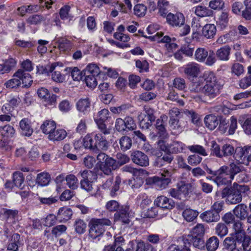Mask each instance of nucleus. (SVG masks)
Here are the masks:
<instances>
[{
    "instance_id": "nucleus-19",
    "label": "nucleus",
    "mask_w": 251,
    "mask_h": 251,
    "mask_svg": "<svg viewBox=\"0 0 251 251\" xmlns=\"http://www.w3.org/2000/svg\"><path fill=\"white\" fill-rule=\"evenodd\" d=\"M23 245V240L19 234L13 233L8 243L7 250L11 251H18L19 248Z\"/></svg>"
},
{
    "instance_id": "nucleus-40",
    "label": "nucleus",
    "mask_w": 251,
    "mask_h": 251,
    "mask_svg": "<svg viewBox=\"0 0 251 251\" xmlns=\"http://www.w3.org/2000/svg\"><path fill=\"white\" fill-rule=\"evenodd\" d=\"M183 113L190 119L193 124L196 125L200 124V116L198 113L193 110L184 109L183 110Z\"/></svg>"
},
{
    "instance_id": "nucleus-3",
    "label": "nucleus",
    "mask_w": 251,
    "mask_h": 251,
    "mask_svg": "<svg viewBox=\"0 0 251 251\" xmlns=\"http://www.w3.org/2000/svg\"><path fill=\"white\" fill-rule=\"evenodd\" d=\"M183 248L173 244L167 249V251H191L189 248L191 245L200 250H204L205 242L203 237L193 236V235H185L183 237Z\"/></svg>"
},
{
    "instance_id": "nucleus-29",
    "label": "nucleus",
    "mask_w": 251,
    "mask_h": 251,
    "mask_svg": "<svg viewBox=\"0 0 251 251\" xmlns=\"http://www.w3.org/2000/svg\"><path fill=\"white\" fill-rule=\"evenodd\" d=\"M227 172L229 176V179L231 182L234 179V176L238 173H240L243 170L244 167L239 164L234 163H231L229 166H227Z\"/></svg>"
},
{
    "instance_id": "nucleus-7",
    "label": "nucleus",
    "mask_w": 251,
    "mask_h": 251,
    "mask_svg": "<svg viewBox=\"0 0 251 251\" xmlns=\"http://www.w3.org/2000/svg\"><path fill=\"white\" fill-rule=\"evenodd\" d=\"M82 179L80 181V188L87 192H91L93 190V183L97 179L96 173L90 170H84L79 172Z\"/></svg>"
},
{
    "instance_id": "nucleus-43",
    "label": "nucleus",
    "mask_w": 251,
    "mask_h": 251,
    "mask_svg": "<svg viewBox=\"0 0 251 251\" xmlns=\"http://www.w3.org/2000/svg\"><path fill=\"white\" fill-rule=\"evenodd\" d=\"M83 147L87 150H89L91 152L94 153V139L90 134H87L83 139Z\"/></svg>"
},
{
    "instance_id": "nucleus-23",
    "label": "nucleus",
    "mask_w": 251,
    "mask_h": 251,
    "mask_svg": "<svg viewBox=\"0 0 251 251\" xmlns=\"http://www.w3.org/2000/svg\"><path fill=\"white\" fill-rule=\"evenodd\" d=\"M231 50V49L228 45L220 48L215 53L216 58L222 61H227L229 59Z\"/></svg>"
},
{
    "instance_id": "nucleus-46",
    "label": "nucleus",
    "mask_w": 251,
    "mask_h": 251,
    "mask_svg": "<svg viewBox=\"0 0 251 251\" xmlns=\"http://www.w3.org/2000/svg\"><path fill=\"white\" fill-rule=\"evenodd\" d=\"M69 72L71 73V76L74 81H80L84 76V70L81 71L77 67H70L68 68Z\"/></svg>"
},
{
    "instance_id": "nucleus-32",
    "label": "nucleus",
    "mask_w": 251,
    "mask_h": 251,
    "mask_svg": "<svg viewBox=\"0 0 251 251\" xmlns=\"http://www.w3.org/2000/svg\"><path fill=\"white\" fill-rule=\"evenodd\" d=\"M67 136L66 131L63 129H55L49 134L48 138L50 140L61 141Z\"/></svg>"
},
{
    "instance_id": "nucleus-2",
    "label": "nucleus",
    "mask_w": 251,
    "mask_h": 251,
    "mask_svg": "<svg viewBox=\"0 0 251 251\" xmlns=\"http://www.w3.org/2000/svg\"><path fill=\"white\" fill-rule=\"evenodd\" d=\"M205 84L203 88V94L209 100L216 98L220 95L223 88V85L218 80L213 72H206L203 75Z\"/></svg>"
},
{
    "instance_id": "nucleus-27",
    "label": "nucleus",
    "mask_w": 251,
    "mask_h": 251,
    "mask_svg": "<svg viewBox=\"0 0 251 251\" xmlns=\"http://www.w3.org/2000/svg\"><path fill=\"white\" fill-rule=\"evenodd\" d=\"M204 122L206 127L210 130H214L219 123L218 117L213 114L206 115Z\"/></svg>"
},
{
    "instance_id": "nucleus-1",
    "label": "nucleus",
    "mask_w": 251,
    "mask_h": 251,
    "mask_svg": "<svg viewBox=\"0 0 251 251\" xmlns=\"http://www.w3.org/2000/svg\"><path fill=\"white\" fill-rule=\"evenodd\" d=\"M249 191V186L239 185L237 182H234L230 187L227 186L222 190L221 196L223 199L226 198L227 203L235 204L239 203L243 197H245Z\"/></svg>"
},
{
    "instance_id": "nucleus-6",
    "label": "nucleus",
    "mask_w": 251,
    "mask_h": 251,
    "mask_svg": "<svg viewBox=\"0 0 251 251\" xmlns=\"http://www.w3.org/2000/svg\"><path fill=\"white\" fill-rule=\"evenodd\" d=\"M173 172L168 170H163L160 176H154L146 179L147 184L154 185L157 189L166 188L171 183Z\"/></svg>"
},
{
    "instance_id": "nucleus-37",
    "label": "nucleus",
    "mask_w": 251,
    "mask_h": 251,
    "mask_svg": "<svg viewBox=\"0 0 251 251\" xmlns=\"http://www.w3.org/2000/svg\"><path fill=\"white\" fill-rule=\"evenodd\" d=\"M119 143L120 149L123 151H126L131 148L132 141L128 136H123L119 139Z\"/></svg>"
},
{
    "instance_id": "nucleus-22",
    "label": "nucleus",
    "mask_w": 251,
    "mask_h": 251,
    "mask_svg": "<svg viewBox=\"0 0 251 251\" xmlns=\"http://www.w3.org/2000/svg\"><path fill=\"white\" fill-rule=\"evenodd\" d=\"M200 218L202 221L207 223H216L220 219V216L211 209L205 211L200 215Z\"/></svg>"
},
{
    "instance_id": "nucleus-24",
    "label": "nucleus",
    "mask_w": 251,
    "mask_h": 251,
    "mask_svg": "<svg viewBox=\"0 0 251 251\" xmlns=\"http://www.w3.org/2000/svg\"><path fill=\"white\" fill-rule=\"evenodd\" d=\"M59 50L64 53L69 52L72 48V43L71 41L64 37H58L56 39Z\"/></svg>"
},
{
    "instance_id": "nucleus-61",
    "label": "nucleus",
    "mask_w": 251,
    "mask_h": 251,
    "mask_svg": "<svg viewBox=\"0 0 251 251\" xmlns=\"http://www.w3.org/2000/svg\"><path fill=\"white\" fill-rule=\"evenodd\" d=\"M144 183L143 179L140 177H136L128 180V185L133 190L141 187Z\"/></svg>"
},
{
    "instance_id": "nucleus-42",
    "label": "nucleus",
    "mask_w": 251,
    "mask_h": 251,
    "mask_svg": "<svg viewBox=\"0 0 251 251\" xmlns=\"http://www.w3.org/2000/svg\"><path fill=\"white\" fill-rule=\"evenodd\" d=\"M66 184L68 187L72 190H75L78 186L77 178L73 174L67 175L65 177Z\"/></svg>"
},
{
    "instance_id": "nucleus-58",
    "label": "nucleus",
    "mask_w": 251,
    "mask_h": 251,
    "mask_svg": "<svg viewBox=\"0 0 251 251\" xmlns=\"http://www.w3.org/2000/svg\"><path fill=\"white\" fill-rule=\"evenodd\" d=\"M100 73V68L95 64H89L84 70V75H98Z\"/></svg>"
},
{
    "instance_id": "nucleus-13",
    "label": "nucleus",
    "mask_w": 251,
    "mask_h": 251,
    "mask_svg": "<svg viewBox=\"0 0 251 251\" xmlns=\"http://www.w3.org/2000/svg\"><path fill=\"white\" fill-rule=\"evenodd\" d=\"M130 156L132 162L138 166L146 167L149 165V158L148 155L141 151H134Z\"/></svg>"
},
{
    "instance_id": "nucleus-47",
    "label": "nucleus",
    "mask_w": 251,
    "mask_h": 251,
    "mask_svg": "<svg viewBox=\"0 0 251 251\" xmlns=\"http://www.w3.org/2000/svg\"><path fill=\"white\" fill-rule=\"evenodd\" d=\"M203 77L202 78H198L196 81L193 82L190 87V91L195 93L201 92L203 94Z\"/></svg>"
},
{
    "instance_id": "nucleus-34",
    "label": "nucleus",
    "mask_w": 251,
    "mask_h": 251,
    "mask_svg": "<svg viewBox=\"0 0 251 251\" xmlns=\"http://www.w3.org/2000/svg\"><path fill=\"white\" fill-rule=\"evenodd\" d=\"M200 71L199 65L192 63L187 64L184 69V73L190 76L196 77Z\"/></svg>"
},
{
    "instance_id": "nucleus-45",
    "label": "nucleus",
    "mask_w": 251,
    "mask_h": 251,
    "mask_svg": "<svg viewBox=\"0 0 251 251\" xmlns=\"http://www.w3.org/2000/svg\"><path fill=\"white\" fill-rule=\"evenodd\" d=\"M24 180L25 178L22 173L15 172L13 174V181L15 186L23 189Z\"/></svg>"
},
{
    "instance_id": "nucleus-17",
    "label": "nucleus",
    "mask_w": 251,
    "mask_h": 251,
    "mask_svg": "<svg viewBox=\"0 0 251 251\" xmlns=\"http://www.w3.org/2000/svg\"><path fill=\"white\" fill-rule=\"evenodd\" d=\"M13 77L19 78L25 87H30L33 82L31 75L22 69H18L13 75Z\"/></svg>"
},
{
    "instance_id": "nucleus-54",
    "label": "nucleus",
    "mask_w": 251,
    "mask_h": 251,
    "mask_svg": "<svg viewBox=\"0 0 251 251\" xmlns=\"http://www.w3.org/2000/svg\"><path fill=\"white\" fill-rule=\"evenodd\" d=\"M245 132L248 134H251V118H242L239 120Z\"/></svg>"
},
{
    "instance_id": "nucleus-51",
    "label": "nucleus",
    "mask_w": 251,
    "mask_h": 251,
    "mask_svg": "<svg viewBox=\"0 0 251 251\" xmlns=\"http://www.w3.org/2000/svg\"><path fill=\"white\" fill-rule=\"evenodd\" d=\"M241 241L236 239L235 235L226 237L224 240V245L226 249H230L237 245V243H240Z\"/></svg>"
},
{
    "instance_id": "nucleus-39",
    "label": "nucleus",
    "mask_w": 251,
    "mask_h": 251,
    "mask_svg": "<svg viewBox=\"0 0 251 251\" xmlns=\"http://www.w3.org/2000/svg\"><path fill=\"white\" fill-rule=\"evenodd\" d=\"M177 186L182 199L186 198L189 193L193 191L192 185L191 183L181 182V184H178Z\"/></svg>"
},
{
    "instance_id": "nucleus-41",
    "label": "nucleus",
    "mask_w": 251,
    "mask_h": 251,
    "mask_svg": "<svg viewBox=\"0 0 251 251\" xmlns=\"http://www.w3.org/2000/svg\"><path fill=\"white\" fill-rule=\"evenodd\" d=\"M74 226L75 231L77 233L82 234L86 231L87 224L84 220L77 219L74 223Z\"/></svg>"
},
{
    "instance_id": "nucleus-38",
    "label": "nucleus",
    "mask_w": 251,
    "mask_h": 251,
    "mask_svg": "<svg viewBox=\"0 0 251 251\" xmlns=\"http://www.w3.org/2000/svg\"><path fill=\"white\" fill-rule=\"evenodd\" d=\"M219 240L215 236H212L208 239L205 243V247L207 251H215L218 248Z\"/></svg>"
},
{
    "instance_id": "nucleus-52",
    "label": "nucleus",
    "mask_w": 251,
    "mask_h": 251,
    "mask_svg": "<svg viewBox=\"0 0 251 251\" xmlns=\"http://www.w3.org/2000/svg\"><path fill=\"white\" fill-rule=\"evenodd\" d=\"M215 231L216 234L222 238L227 235L228 228L224 223H219L216 225L215 228Z\"/></svg>"
},
{
    "instance_id": "nucleus-12",
    "label": "nucleus",
    "mask_w": 251,
    "mask_h": 251,
    "mask_svg": "<svg viewBox=\"0 0 251 251\" xmlns=\"http://www.w3.org/2000/svg\"><path fill=\"white\" fill-rule=\"evenodd\" d=\"M129 212V205H121L120 209L114 214V221L120 222L124 224H128L130 222Z\"/></svg>"
},
{
    "instance_id": "nucleus-15",
    "label": "nucleus",
    "mask_w": 251,
    "mask_h": 251,
    "mask_svg": "<svg viewBox=\"0 0 251 251\" xmlns=\"http://www.w3.org/2000/svg\"><path fill=\"white\" fill-rule=\"evenodd\" d=\"M37 94L38 96L46 102V104L51 105L56 103L57 96L53 94L50 95L47 89L41 87L38 89Z\"/></svg>"
},
{
    "instance_id": "nucleus-16",
    "label": "nucleus",
    "mask_w": 251,
    "mask_h": 251,
    "mask_svg": "<svg viewBox=\"0 0 251 251\" xmlns=\"http://www.w3.org/2000/svg\"><path fill=\"white\" fill-rule=\"evenodd\" d=\"M168 23L173 26H180L185 23V18L181 13L176 14L169 13L166 17Z\"/></svg>"
},
{
    "instance_id": "nucleus-49",
    "label": "nucleus",
    "mask_w": 251,
    "mask_h": 251,
    "mask_svg": "<svg viewBox=\"0 0 251 251\" xmlns=\"http://www.w3.org/2000/svg\"><path fill=\"white\" fill-rule=\"evenodd\" d=\"M0 132L2 136L7 138L13 137L15 133L14 127L10 125H6L0 127Z\"/></svg>"
},
{
    "instance_id": "nucleus-30",
    "label": "nucleus",
    "mask_w": 251,
    "mask_h": 251,
    "mask_svg": "<svg viewBox=\"0 0 251 251\" xmlns=\"http://www.w3.org/2000/svg\"><path fill=\"white\" fill-rule=\"evenodd\" d=\"M216 31L214 24H206L202 27L201 35L207 39H212L215 35Z\"/></svg>"
},
{
    "instance_id": "nucleus-50",
    "label": "nucleus",
    "mask_w": 251,
    "mask_h": 251,
    "mask_svg": "<svg viewBox=\"0 0 251 251\" xmlns=\"http://www.w3.org/2000/svg\"><path fill=\"white\" fill-rule=\"evenodd\" d=\"M196 14L201 17L210 16L213 14V11L206 7L198 6L196 7Z\"/></svg>"
},
{
    "instance_id": "nucleus-26",
    "label": "nucleus",
    "mask_w": 251,
    "mask_h": 251,
    "mask_svg": "<svg viewBox=\"0 0 251 251\" xmlns=\"http://www.w3.org/2000/svg\"><path fill=\"white\" fill-rule=\"evenodd\" d=\"M91 102L89 98L80 99L76 102V109L80 112L85 115L89 113L90 109Z\"/></svg>"
},
{
    "instance_id": "nucleus-44",
    "label": "nucleus",
    "mask_w": 251,
    "mask_h": 251,
    "mask_svg": "<svg viewBox=\"0 0 251 251\" xmlns=\"http://www.w3.org/2000/svg\"><path fill=\"white\" fill-rule=\"evenodd\" d=\"M57 64L58 63H53L47 67H45L43 66H37V73L40 75L45 74L47 75H49L50 74L55 70Z\"/></svg>"
},
{
    "instance_id": "nucleus-35",
    "label": "nucleus",
    "mask_w": 251,
    "mask_h": 251,
    "mask_svg": "<svg viewBox=\"0 0 251 251\" xmlns=\"http://www.w3.org/2000/svg\"><path fill=\"white\" fill-rule=\"evenodd\" d=\"M50 181V176L47 172H42L37 176L36 182L41 186H47Z\"/></svg>"
},
{
    "instance_id": "nucleus-60",
    "label": "nucleus",
    "mask_w": 251,
    "mask_h": 251,
    "mask_svg": "<svg viewBox=\"0 0 251 251\" xmlns=\"http://www.w3.org/2000/svg\"><path fill=\"white\" fill-rule=\"evenodd\" d=\"M85 81L86 85L90 88H95L97 85V81L96 76L98 75H84Z\"/></svg>"
},
{
    "instance_id": "nucleus-48",
    "label": "nucleus",
    "mask_w": 251,
    "mask_h": 251,
    "mask_svg": "<svg viewBox=\"0 0 251 251\" xmlns=\"http://www.w3.org/2000/svg\"><path fill=\"white\" fill-rule=\"evenodd\" d=\"M199 213L196 210L191 209H186L182 213V216L187 222H192L198 216Z\"/></svg>"
},
{
    "instance_id": "nucleus-64",
    "label": "nucleus",
    "mask_w": 251,
    "mask_h": 251,
    "mask_svg": "<svg viewBox=\"0 0 251 251\" xmlns=\"http://www.w3.org/2000/svg\"><path fill=\"white\" fill-rule=\"evenodd\" d=\"M231 72L232 74H234L237 76H240L244 73V67L239 63H234L231 67Z\"/></svg>"
},
{
    "instance_id": "nucleus-57",
    "label": "nucleus",
    "mask_w": 251,
    "mask_h": 251,
    "mask_svg": "<svg viewBox=\"0 0 251 251\" xmlns=\"http://www.w3.org/2000/svg\"><path fill=\"white\" fill-rule=\"evenodd\" d=\"M163 33L162 32H157L154 36H150L148 38L152 41H156L158 42L165 43L166 44H168L171 42V38L168 36H165L163 38L160 40V38L162 36Z\"/></svg>"
},
{
    "instance_id": "nucleus-10",
    "label": "nucleus",
    "mask_w": 251,
    "mask_h": 251,
    "mask_svg": "<svg viewBox=\"0 0 251 251\" xmlns=\"http://www.w3.org/2000/svg\"><path fill=\"white\" fill-rule=\"evenodd\" d=\"M103 133H98L95 134L94 137V153H97L100 151H106L109 147V143L106 139Z\"/></svg>"
},
{
    "instance_id": "nucleus-14",
    "label": "nucleus",
    "mask_w": 251,
    "mask_h": 251,
    "mask_svg": "<svg viewBox=\"0 0 251 251\" xmlns=\"http://www.w3.org/2000/svg\"><path fill=\"white\" fill-rule=\"evenodd\" d=\"M167 117L165 115H161L159 118L156 121L155 126L156 131V136L163 139L168 135L167 131L166 128V121Z\"/></svg>"
},
{
    "instance_id": "nucleus-9",
    "label": "nucleus",
    "mask_w": 251,
    "mask_h": 251,
    "mask_svg": "<svg viewBox=\"0 0 251 251\" xmlns=\"http://www.w3.org/2000/svg\"><path fill=\"white\" fill-rule=\"evenodd\" d=\"M109 114L110 113L108 110L104 108L94 115L95 122L100 132L104 135L109 134L111 131V129L107 128L104 124V122L110 117Z\"/></svg>"
},
{
    "instance_id": "nucleus-4",
    "label": "nucleus",
    "mask_w": 251,
    "mask_h": 251,
    "mask_svg": "<svg viewBox=\"0 0 251 251\" xmlns=\"http://www.w3.org/2000/svg\"><path fill=\"white\" fill-rule=\"evenodd\" d=\"M111 222L108 219H92L88 224L89 236L95 239L101 236L105 231V226H110Z\"/></svg>"
},
{
    "instance_id": "nucleus-11",
    "label": "nucleus",
    "mask_w": 251,
    "mask_h": 251,
    "mask_svg": "<svg viewBox=\"0 0 251 251\" xmlns=\"http://www.w3.org/2000/svg\"><path fill=\"white\" fill-rule=\"evenodd\" d=\"M227 166H223L216 170L214 181L218 186L228 185L231 184V180L228 179L226 176L228 175L227 172Z\"/></svg>"
},
{
    "instance_id": "nucleus-56",
    "label": "nucleus",
    "mask_w": 251,
    "mask_h": 251,
    "mask_svg": "<svg viewBox=\"0 0 251 251\" xmlns=\"http://www.w3.org/2000/svg\"><path fill=\"white\" fill-rule=\"evenodd\" d=\"M228 13L225 11L223 12L220 16L217 24L221 29H223L227 26L228 22Z\"/></svg>"
},
{
    "instance_id": "nucleus-20",
    "label": "nucleus",
    "mask_w": 251,
    "mask_h": 251,
    "mask_svg": "<svg viewBox=\"0 0 251 251\" xmlns=\"http://www.w3.org/2000/svg\"><path fill=\"white\" fill-rule=\"evenodd\" d=\"M154 203L157 207L162 209H171L175 207L174 201L164 196L158 197Z\"/></svg>"
},
{
    "instance_id": "nucleus-59",
    "label": "nucleus",
    "mask_w": 251,
    "mask_h": 251,
    "mask_svg": "<svg viewBox=\"0 0 251 251\" xmlns=\"http://www.w3.org/2000/svg\"><path fill=\"white\" fill-rule=\"evenodd\" d=\"M45 20V19L43 16L35 14L29 16L26 19V22L30 25H37L41 24L42 22Z\"/></svg>"
},
{
    "instance_id": "nucleus-33",
    "label": "nucleus",
    "mask_w": 251,
    "mask_h": 251,
    "mask_svg": "<svg viewBox=\"0 0 251 251\" xmlns=\"http://www.w3.org/2000/svg\"><path fill=\"white\" fill-rule=\"evenodd\" d=\"M169 7V2L167 0H157V8L159 11L158 13L161 16L166 17L167 16Z\"/></svg>"
},
{
    "instance_id": "nucleus-36",
    "label": "nucleus",
    "mask_w": 251,
    "mask_h": 251,
    "mask_svg": "<svg viewBox=\"0 0 251 251\" xmlns=\"http://www.w3.org/2000/svg\"><path fill=\"white\" fill-rule=\"evenodd\" d=\"M56 128V125L55 122L50 120L45 121L41 126V129L42 132L49 135Z\"/></svg>"
},
{
    "instance_id": "nucleus-28",
    "label": "nucleus",
    "mask_w": 251,
    "mask_h": 251,
    "mask_svg": "<svg viewBox=\"0 0 251 251\" xmlns=\"http://www.w3.org/2000/svg\"><path fill=\"white\" fill-rule=\"evenodd\" d=\"M20 127L23 135L30 136L32 134L33 129L31 127L30 121L28 119H23L20 122Z\"/></svg>"
},
{
    "instance_id": "nucleus-55",
    "label": "nucleus",
    "mask_w": 251,
    "mask_h": 251,
    "mask_svg": "<svg viewBox=\"0 0 251 251\" xmlns=\"http://www.w3.org/2000/svg\"><path fill=\"white\" fill-rule=\"evenodd\" d=\"M16 60L12 58H10L6 60L5 62L2 64L4 74L9 72L16 66Z\"/></svg>"
},
{
    "instance_id": "nucleus-53",
    "label": "nucleus",
    "mask_w": 251,
    "mask_h": 251,
    "mask_svg": "<svg viewBox=\"0 0 251 251\" xmlns=\"http://www.w3.org/2000/svg\"><path fill=\"white\" fill-rule=\"evenodd\" d=\"M205 232L203 225L199 224L194 226L190 234L187 235H193V236L203 237Z\"/></svg>"
},
{
    "instance_id": "nucleus-21",
    "label": "nucleus",
    "mask_w": 251,
    "mask_h": 251,
    "mask_svg": "<svg viewBox=\"0 0 251 251\" xmlns=\"http://www.w3.org/2000/svg\"><path fill=\"white\" fill-rule=\"evenodd\" d=\"M234 157L240 164L248 165L249 163L247 147L237 149L234 152Z\"/></svg>"
},
{
    "instance_id": "nucleus-5",
    "label": "nucleus",
    "mask_w": 251,
    "mask_h": 251,
    "mask_svg": "<svg viewBox=\"0 0 251 251\" xmlns=\"http://www.w3.org/2000/svg\"><path fill=\"white\" fill-rule=\"evenodd\" d=\"M100 151L97 153V159L100 163V171L105 175L109 176L112 171L117 168L116 160L106 153Z\"/></svg>"
},
{
    "instance_id": "nucleus-18",
    "label": "nucleus",
    "mask_w": 251,
    "mask_h": 251,
    "mask_svg": "<svg viewBox=\"0 0 251 251\" xmlns=\"http://www.w3.org/2000/svg\"><path fill=\"white\" fill-rule=\"evenodd\" d=\"M238 204L233 210V214L240 221L245 220L249 214V208L246 204Z\"/></svg>"
},
{
    "instance_id": "nucleus-25",
    "label": "nucleus",
    "mask_w": 251,
    "mask_h": 251,
    "mask_svg": "<svg viewBox=\"0 0 251 251\" xmlns=\"http://www.w3.org/2000/svg\"><path fill=\"white\" fill-rule=\"evenodd\" d=\"M73 215V211L71 208L63 207L60 208L57 215V220L59 222H66L70 220Z\"/></svg>"
},
{
    "instance_id": "nucleus-8",
    "label": "nucleus",
    "mask_w": 251,
    "mask_h": 251,
    "mask_svg": "<svg viewBox=\"0 0 251 251\" xmlns=\"http://www.w3.org/2000/svg\"><path fill=\"white\" fill-rule=\"evenodd\" d=\"M195 59L200 62L205 61V64L212 66L216 62L215 52L210 50L208 51L204 48H199L195 52Z\"/></svg>"
},
{
    "instance_id": "nucleus-63",
    "label": "nucleus",
    "mask_w": 251,
    "mask_h": 251,
    "mask_svg": "<svg viewBox=\"0 0 251 251\" xmlns=\"http://www.w3.org/2000/svg\"><path fill=\"white\" fill-rule=\"evenodd\" d=\"M121 206L119 202L114 200L108 201L105 205L106 209L110 212H117L120 209Z\"/></svg>"
},
{
    "instance_id": "nucleus-62",
    "label": "nucleus",
    "mask_w": 251,
    "mask_h": 251,
    "mask_svg": "<svg viewBox=\"0 0 251 251\" xmlns=\"http://www.w3.org/2000/svg\"><path fill=\"white\" fill-rule=\"evenodd\" d=\"M136 67L140 73L148 72L149 70V64L145 60L136 61Z\"/></svg>"
},
{
    "instance_id": "nucleus-31",
    "label": "nucleus",
    "mask_w": 251,
    "mask_h": 251,
    "mask_svg": "<svg viewBox=\"0 0 251 251\" xmlns=\"http://www.w3.org/2000/svg\"><path fill=\"white\" fill-rule=\"evenodd\" d=\"M169 124L171 129L175 134H177L182 132L185 127L184 123L182 124L178 119L172 120L169 121Z\"/></svg>"
}]
</instances>
